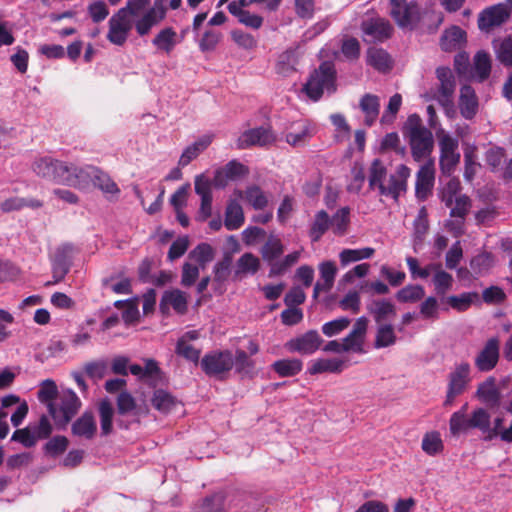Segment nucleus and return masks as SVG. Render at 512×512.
Wrapping results in <instances>:
<instances>
[{
    "label": "nucleus",
    "instance_id": "f8f14e48",
    "mask_svg": "<svg viewBox=\"0 0 512 512\" xmlns=\"http://www.w3.org/2000/svg\"><path fill=\"white\" fill-rule=\"evenodd\" d=\"M88 180H90L95 187L100 189L105 197L110 201L114 200L120 193L118 185L112 180V178L95 166H85L83 185L87 183Z\"/></svg>",
    "mask_w": 512,
    "mask_h": 512
},
{
    "label": "nucleus",
    "instance_id": "cd10ccee",
    "mask_svg": "<svg viewBox=\"0 0 512 512\" xmlns=\"http://www.w3.org/2000/svg\"><path fill=\"white\" fill-rule=\"evenodd\" d=\"M476 396L485 404L497 407L500 404V391L496 385V379L489 377L477 387Z\"/></svg>",
    "mask_w": 512,
    "mask_h": 512
},
{
    "label": "nucleus",
    "instance_id": "4468645a",
    "mask_svg": "<svg viewBox=\"0 0 512 512\" xmlns=\"http://www.w3.org/2000/svg\"><path fill=\"white\" fill-rule=\"evenodd\" d=\"M434 182V162L429 160L416 173L415 196L419 201L424 202L432 195Z\"/></svg>",
    "mask_w": 512,
    "mask_h": 512
},
{
    "label": "nucleus",
    "instance_id": "864d4df0",
    "mask_svg": "<svg viewBox=\"0 0 512 512\" xmlns=\"http://www.w3.org/2000/svg\"><path fill=\"white\" fill-rule=\"evenodd\" d=\"M479 297L477 292H464L460 295H452L447 298V303L458 312L468 310Z\"/></svg>",
    "mask_w": 512,
    "mask_h": 512
},
{
    "label": "nucleus",
    "instance_id": "72a5a7b5",
    "mask_svg": "<svg viewBox=\"0 0 512 512\" xmlns=\"http://www.w3.org/2000/svg\"><path fill=\"white\" fill-rule=\"evenodd\" d=\"M359 106L365 115V125L372 126L379 116L380 102L378 96L365 94L361 98Z\"/></svg>",
    "mask_w": 512,
    "mask_h": 512
},
{
    "label": "nucleus",
    "instance_id": "aec40b11",
    "mask_svg": "<svg viewBox=\"0 0 512 512\" xmlns=\"http://www.w3.org/2000/svg\"><path fill=\"white\" fill-rule=\"evenodd\" d=\"M274 141L272 132L264 127L244 131L237 140L238 149H247L251 146H265Z\"/></svg>",
    "mask_w": 512,
    "mask_h": 512
},
{
    "label": "nucleus",
    "instance_id": "9d476101",
    "mask_svg": "<svg viewBox=\"0 0 512 512\" xmlns=\"http://www.w3.org/2000/svg\"><path fill=\"white\" fill-rule=\"evenodd\" d=\"M440 159L439 165L442 174L450 176L460 161L458 140L447 133H438Z\"/></svg>",
    "mask_w": 512,
    "mask_h": 512
},
{
    "label": "nucleus",
    "instance_id": "a211bd4d",
    "mask_svg": "<svg viewBox=\"0 0 512 512\" xmlns=\"http://www.w3.org/2000/svg\"><path fill=\"white\" fill-rule=\"evenodd\" d=\"M361 29L365 36L369 37L371 42H384L389 39L393 33V27L390 22L384 18H370L362 22Z\"/></svg>",
    "mask_w": 512,
    "mask_h": 512
},
{
    "label": "nucleus",
    "instance_id": "f704fd0d",
    "mask_svg": "<svg viewBox=\"0 0 512 512\" xmlns=\"http://www.w3.org/2000/svg\"><path fill=\"white\" fill-rule=\"evenodd\" d=\"M167 305H171L173 309L179 313L184 314L187 311V297L181 290L166 291L161 299L160 309L165 310Z\"/></svg>",
    "mask_w": 512,
    "mask_h": 512
},
{
    "label": "nucleus",
    "instance_id": "f3484780",
    "mask_svg": "<svg viewBox=\"0 0 512 512\" xmlns=\"http://www.w3.org/2000/svg\"><path fill=\"white\" fill-rule=\"evenodd\" d=\"M510 16L506 4H497L483 10L478 19L480 30L489 32L492 28L502 25Z\"/></svg>",
    "mask_w": 512,
    "mask_h": 512
},
{
    "label": "nucleus",
    "instance_id": "8fccbe9b",
    "mask_svg": "<svg viewBox=\"0 0 512 512\" xmlns=\"http://www.w3.org/2000/svg\"><path fill=\"white\" fill-rule=\"evenodd\" d=\"M461 191V183L458 178H451L449 181L440 189L439 198L445 204L446 207H451L456 197H458Z\"/></svg>",
    "mask_w": 512,
    "mask_h": 512
},
{
    "label": "nucleus",
    "instance_id": "a878e982",
    "mask_svg": "<svg viewBox=\"0 0 512 512\" xmlns=\"http://www.w3.org/2000/svg\"><path fill=\"white\" fill-rule=\"evenodd\" d=\"M466 43V32L459 26L446 29L440 38V47L445 52L459 50Z\"/></svg>",
    "mask_w": 512,
    "mask_h": 512
},
{
    "label": "nucleus",
    "instance_id": "423d86ee",
    "mask_svg": "<svg viewBox=\"0 0 512 512\" xmlns=\"http://www.w3.org/2000/svg\"><path fill=\"white\" fill-rule=\"evenodd\" d=\"M488 411L479 407L472 411L470 415L462 412H454L449 419V431L452 436L458 437L467 434L472 429H477L482 433L487 429Z\"/></svg>",
    "mask_w": 512,
    "mask_h": 512
},
{
    "label": "nucleus",
    "instance_id": "2f4dec72",
    "mask_svg": "<svg viewBox=\"0 0 512 512\" xmlns=\"http://www.w3.org/2000/svg\"><path fill=\"white\" fill-rule=\"evenodd\" d=\"M233 263V258L231 253H224L222 259L218 261L213 268V282L220 289V293H223L225 289L223 288L224 283L229 279L231 275V267Z\"/></svg>",
    "mask_w": 512,
    "mask_h": 512
},
{
    "label": "nucleus",
    "instance_id": "774afa93",
    "mask_svg": "<svg viewBox=\"0 0 512 512\" xmlns=\"http://www.w3.org/2000/svg\"><path fill=\"white\" fill-rule=\"evenodd\" d=\"M496 56L505 67H512V37H506L496 48Z\"/></svg>",
    "mask_w": 512,
    "mask_h": 512
},
{
    "label": "nucleus",
    "instance_id": "e2e57ef3",
    "mask_svg": "<svg viewBox=\"0 0 512 512\" xmlns=\"http://www.w3.org/2000/svg\"><path fill=\"white\" fill-rule=\"evenodd\" d=\"M175 353L187 361L197 365L200 361L201 349L196 348L191 343H186L183 340H177Z\"/></svg>",
    "mask_w": 512,
    "mask_h": 512
},
{
    "label": "nucleus",
    "instance_id": "c756f323",
    "mask_svg": "<svg viewBox=\"0 0 512 512\" xmlns=\"http://www.w3.org/2000/svg\"><path fill=\"white\" fill-rule=\"evenodd\" d=\"M367 309L378 325L396 316L395 305L386 299L374 300Z\"/></svg>",
    "mask_w": 512,
    "mask_h": 512
},
{
    "label": "nucleus",
    "instance_id": "f03ea898",
    "mask_svg": "<svg viewBox=\"0 0 512 512\" xmlns=\"http://www.w3.org/2000/svg\"><path fill=\"white\" fill-rule=\"evenodd\" d=\"M150 2L151 0H127L126 6L121 8L125 9L131 17H137L145 11L142 17L134 23L135 30L140 37L148 35L151 29L166 17L167 9L163 0H155L153 6L148 8Z\"/></svg>",
    "mask_w": 512,
    "mask_h": 512
},
{
    "label": "nucleus",
    "instance_id": "c03bdc74",
    "mask_svg": "<svg viewBox=\"0 0 512 512\" xmlns=\"http://www.w3.org/2000/svg\"><path fill=\"white\" fill-rule=\"evenodd\" d=\"M298 63L296 53L293 50L282 52L277 59L275 70L281 76H289L296 71Z\"/></svg>",
    "mask_w": 512,
    "mask_h": 512
},
{
    "label": "nucleus",
    "instance_id": "f257e3e1",
    "mask_svg": "<svg viewBox=\"0 0 512 512\" xmlns=\"http://www.w3.org/2000/svg\"><path fill=\"white\" fill-rule=\"evenodd\" d=\"M411 175V170L408 166L400 164L396 168L395 174L390 175L388 185L384 184L387 176V169L380 159H374L369 169V188L374 190L378 189L381 196L391 197L397 200L401 193L407 190V182Z\"/></svg>",
    "mask_w": 512,
    "mask_h": 512
},
{
    "label": "nucleus",
    "instance_id": "3c124183",
    "mask_svg": "<svg viewBox=\"0 0 512 512\" xmlns=\"http://www.w3.org/2000/svg\"><path fill=\"white\" fill-rule=\"evenodd\" d=\"M406 263L412 279H426L430 276L432 270H436L441 267L439 263H430L426 267H420L417 258L408 256L406 257Z\"/></svg>",
    "mask_w": 512,
    "mask_h": 512
},
{
    "label": "nucleus",
    "instance_id": "49530a36",
    "mask_svg": "<svg viewBox=\"0 0 512 512\" xmlns=\"http://www.w3.org/2000/svg\"><path fill=\"white\" fill-rule=\"evenodd\" d=\"M375 253L374 248L365 247L360 249H343L339 254L341 265L347 266L348 264L363 259L371 258Z\"/></svg>",
    "mask_w": 512,
    "mask_h": 512
},
{
    "label": "nucleus",
    "instance_id": "1a4fd4ad",
    "mask_svg": "<svg viewBox=\"0 0 512 512\" xmlns=\"http://www.w3.org/2000/svg\"><path fill=\"white\" fill-rule=\"evenodd\" d=\"M390 15L400 28L413 29L420 21V8L414 1L389 0Z\"/></svg>",
    "mask_w": 512,
    "mask_h": 512
},
{
    "label": "nucleus",
    "instance_id": "58836bf2",
    "mask_svg": "<svg viewBox=\"0 0 512 512\" xmlns=\"http://www.w3.org/2000/svg\"><path fill=\"white\" fill-rule=\"evenodd\" d=\"M330 228V216L325 210L318 211L310 225L309 237L312 242H318Z\"/></svg>",
    "mask_w": 512,
    "mask_h": 512
},
{
    "label": "nucleus",
    "instance_id": "4be33fe9",
    "mask_svg": "<svg viewBox=\"0 0 512 512\" xmlns=\"http://www.w3.org/2000/svg\"><path fill=\"white\" fill-rule=\"evenodd\" d=\"M73 436L92 440L97 433V424L92 411H85L71 426Z\"/></svg>",
    "mask_w": 512,
    "mask_h": 512
},
{
    "label": "nucleus",
    "instance_id": "4d7b16f0",
    "mask_svg": "<svg viewBox=\"0 0 512 512\" xmlns=\"http://www.w3.org/2000/svg\"><path fill=\"white\" fill-rule=\"evenodd\" d=\"M455 91V81H445L440 83L437 92L438 102L445 108L447 114L453 112V94Z\"/></svg>",
    "mask_w": 512,
    "mask_h": 512
},
{
    "label": "nucleus",
    "instance_id": "603ef678",
    "mask_svg": "<svg viewBox=\"0 0 512 512\" xmlns=\"http://www.w3.org/2000/svg\"><path fill=\"white\" fill-rule=\"evenodd\" d=\"M57 159L44 156L36 159L32 165L33 171L40 177L53 181Z\"/></svg>",
    "mask_w": 512,
    "mask_h": 512
},
{
    "label": "nucleus",
    "instance_id": "dca6fc26",
    "mask_svg": "<svg viewBox=\"0 0 512 512\" xmlns=\"http://www.w3.org/2000/svg\"><path fill=\"white\" fill-rule=\"evenodd\" d=\"M500 341L497 337L487 340L484 347L475 358V366L480 372H489L493 370L500 356Z\"/></svg>",
    "mask_w": 512,
    "mask_h": 512
},
{
    "label": "nucleus",
    "instance_id": "13d9d810",
    "mask_svg": "<svg viewBox=\"0 0 512 512\" xmlns=\"http://www.w3.org/2000/svg\"><path fill=\"white\" fill-rule=\"evenodd\" d=\"M397 337L391 324H381L377 328L374 346L385 348L396 343Z\"/></svg>",
    "mask_w": 512,
    "mask_h": 512
},
{
    "label": "nucleus",
    "instance_id": "ddd939ff",
    "mask_svg": "<svg viewBox=\"0 0 512 512\" xmlns=\"http://www.w3.org/2000/svg\"><path fill=\"white\" fill-rule=\"evenodd\" d=\"M53 181L57 184L80 188L83 186L85 166L78 167L74 163L57 159Z\"/></svg>",
    "mask_w": 512,
    "mask_h": 512
},
{
    "label": "nucleus",
    "instance_id": "473e14b6",
    "mask_svg": "<svg viewBox=\"0 0 512 512\" xmlns=\"http://www.w3.org/2000/svg\"><path fill=\"white\" fill-rule=\"evenodd\" d=\"M271 369L279 377H294L302 371L303 362L297 358L280 359L271 365Z\"/></svg>",
    "mask_w": 512,
    "mask_h": 512
},
{
    "label": "nucleus",
    "instance_id": "bf43d9fd",
    "mask_svg": "<svg viewBox=\"0 0 512 512\" xmlns=\"http://www.w3.org/2000/svg\"><path fill=\"white\" fill-rule=\"evenodd\" d=\"M425 295V290L421 285H407L396 293V299L401 303H414L421 300Z\"/></svg>",
    "mask_w": 512,
    "mask_h": 512
},
{
    "label": "nucleus",
    "instance_id": "393cba45",
    "mask_svg": "<svg viewBox=\"0 0 512 512\" xmlns=\"http://www.w3.org/2000/svg\"><path fill=\"white\" fill-rule=\"evenodd\" d=\"M459 109L461 115L471 120L478 111V98L475 90L470 85H463L460 89Z\"/></svg>",
    "mask_w": 512,
    "mask_h": 512
},
{
    "label": "nucleus",
    "instance_id": "0eeeda50",
    "mask_svg": "<svg viewBox=\"0 0 512 512\" xmlns=\"http://www.w3.org/2000/svg\"><path fill=\"white\" fill-rule=\"evenodd\" d=\"M200 364L207 376L222 380L234 367V357L230 350H216L205 354Z\"/></svg>",
    "mask_w": 512,
    "mask_h": 512
},
{
    "label": "nucleus",
    "instance_id": "bb28decb",
    "mask_svg": "<svg viewBox=\"0 0 512 512\" xmlns=\"http://www.w3.org/2000/svg\"><path fill=\"white\" fill-rule=\"evenodd\" d=\"M260 269V260L250 252L244 253L236 262V267L232 275L233 281L242 280L247 274L254 275Z\"/></svg>",
    "mask_w": 512,
    "mask_h": 512
},
{
    "label": "nucleus",
    "instance_id": "c85d7f7f",
    "mask_svg": "<svg viewBox=\"0 0 512 512\" xmlns=\"http://www.w3.org/2000/svg\"><path fill=\"white\" fill-rule=\"evenodd\" d=\"M213 141L212 134H206L199 137L194 143L187 146L181 154L178 164L181 167L187 166L192 160L196 159L200 153L206 150Z\"/></svg>",
    "mask_w": 512,
    "mask_h": 512
},
{
    "label": "nucleus",
    "instance_id": "5fc2aeb1",
    "mask_svg": "<svg viewBox=\"0 0 512 512\" xmlns=\"http://www.w3.org/2000/svg\"><path fill=\"white\" fill-rule=\"evenodd\" d=\"M60 395L55 381L52 379H46L40 383L39 390L37 392V398L48 408L49 403H53L55 399Z\"/></svg>",
    "mask_w": 512,
    "mask_h": 512
},
{
    "label": "nucleus",
    "instance_id": "39448f33",
    "mask_svg": "<svg viewBox=\"0 0 512 512\" xmlns=\"http://www.w3.org/2000/svg\"><path fill=\"white\" fill-rule=\"evenodd\" d=\"M82 402L71 389L62 390L53 403L48 405V413L58 429H65L73 417L78 413Z\"/></svg>",
    "mask_w": 512,
    "mask_h": 512
},
{
    "label": "nucleus",
    "instance_id": "0e129e2a",
    "mask_svg": "<svg viewBox=\"0 0 512 512\" xmlns=\"http://www.w3.org/2000/svg\"><path fill=\"white\" fill-rule=\"evenodd\" d=\"M477 153L476 147L471 146L464 151V178L466 181L471 182L477 172Z\"/></svg>",
    "mask_w": 512,
    "mask_h": 512
},
{
    "label": "nucleus",
    "instance_id": "79ce46f5",
    "mask_svg": "<svg viewBox=\"0 0 512 512\" xmlns=\"http://www.w3.org/2000/svg\"><path fill=\"white\" fill-rule=\"evenodd\" d=\"M151 403L156 410L167 414L176 406L177 399L171 393L157 389L153 393Z\"/></svg>",
    "mask_w": 512,
    "mask_h": 512
},
{
    "label": "nucleus",
    "instance_id": "de8ad7c7",
    "mask_svg": "<svg viewBox=\"0 0 512 512\" xmlns=\"http://www.w3.org/2000/svg\"><path fill=\"white\" fill-rule=\"evenodd\" d=\"M490 73V55L485 51H478L474 57V75L482 82L490 76Z\"/></svg>",
    "mask_w": 512,
    "mask_h": 512
},
{
    "label": "nucleus",
    "instance_id": "6e6d98bb",
    "mask_svg": "<svg viewBox=\"0 0 512 512\" xmlns=\"http://www.w3.org/2000/svg\"><path fill=\"white\" fill-rule=\"evenodd\" d=\"M28 428L37 443L39 440H44L50 437L53 431L52 424L47 415H42L37 422L30 423Z\"/></svg>",
    "mask_w": 512,
    "mask_h": 512
},
{
    "label": "nucleus",
    "instance_id": "7c9ffc66",
    "mask_svg": "<svg viewBox=\"0 0 512 512\" xmlns=\"http://www.w3.org/2000/svg\"><path fill=\"white\" fill-rule=\"evenodd\" d=\"M179 43H181V40H178V35L172 27L161 29L152 40V44L159 51L167 55H169Z\"/></svg>",
    "mask_w": 512,
    "mask_h": 512
},
{
    "label": "nucleus",
    "instance_id": "b1692460",
    "mask_svg": "<svg viewBox=\"0 0 512 512\" xmlns=\"http://www.w3.org/2000/svg\"><path fill=\"white\" fill-rule=\"evenodd\" d=\"M294 131L285 134L286 142L293 146H300L308 141L315 133V127L308 120H300L293 123Z\"/></svg>",
    "mask_w": 512,
    "mask_h": 512
},
{
    "label": "nucleus",
    "instance_id": "c9c22d12",
    "mask_svg": "<svg viewBox=\"0 0 512 512\" xmlns=\"http://www.w3.org/2000/svg\"><path fill=\"white\" fill-rule=\"evenodd\" d=\"M367 63L380 72H387L392 68L391 57L382 48H369L367 51Z\"/></svg>",
    "mask_w": 512,
    "mask_h": 512
},
{
    "label": "nucleus",
    "instance_id": "e433bc0d",
    "mask_svg": "<svg viewBox=\"0 0 512 512\" xmlns=\"http://www.w3.org/2000/svg\"><path fill=\"white\" fill-rule=\"evenodd\" d=\"M345 362L341 359L333 358V359H324L320 358L311 363L308 368V372L311 375L321 374V373H340L344 369Z\"/></svg>",
    "mask_w": 512,
    "mask_h": 512
},
{
    "label": "nucleus",
    "instance_id": "a19ab883",
    "mask_svg": "<svg viewBox=\"0 0 512 512\" xmlns=\"http://www.w3.org/2000/svg\"><path fill=\"white\" fill-rule=\"evenodd\" d=\"M494 264V255L487 251L477 254L470 261L471 270L477 276H483L489 273Z\"/></svg>",
    "mask_w": 512,
    "mask_h": 512
},
{
    "label": "nucleus",
    "instance_id": "69168bd1",
    "mask_svg": "<svg viewBox=\"0 0 512 512\" xmlns=\"http://www.w3.org/2000/svg\"><path fill=\"white\" fill-rule=\"evenodd\" d=\"M433 284L438 295H445L453 285V277L448 272L441 270V267L433 270Z\"/></svg>",
    "mask_w": 512,
    "mask_h": 512
},
{
    "label": "nucleus",
    "instance_id": "37998d69",
    "mask_svg": "<svg viewBox=\"0 0 512 512\" xmlns=\"http://www.w3.org/2000/svg\"><path fill=\"white\" fill-rule=\"evenodd\" d=\"M350 224V208L342 207L338 209L332 218H330V227L337 236H344L348 232Z\"/></svg>",
    "mask_w": 512,
    "mask_h": 512
},
{
    "label": "nucleus",
    "instance_id": "20e7f679",
    "mask_svg": "<svg viewBox=\"0 0 512 512\" xmlns=\"http://www.w3.org/2000/svg\"><path fill=\"white\" fill-rule=\"evenodd\" d=\"M324 91H327L329 94L336 91V69L331 61L322 62L310 74L302 88V92L314 102L321 99Z\"/></svg>",
    "mask_w": 512,
    "mask_h": 512
},
{
    "label": "nucleus",
    "instance_id": "5701e85b",
    "mask_svg": "<svg viewBox=\"0 0 512 512\" xmlns=\"http://www.w3.org/2000/svg\"><path fill=\"white\" fill-rule=\"evenodd\" d=\"M472 206L471 199L465 195H459L455 198L453 205L450 207V216L453 218H459L460 221L457 222V228H456V222H448L447 227H449L450 230L455 231V235L458 236L462 233V225L465 217L469 213V210Z\"/></svg>",
    "mask_w": 512,
    "mask_h": 512
},
{
    "label": "nucleus",
    "instance_id": "680f3d73",
    "mask_svg": "<svg viewBox=\"0 0 512 512\" xmlns=\"http://www.w3.org/2000/svg\"><path fill=\"white\" fill-rule=\"evenodd\" d=\"M300 258V253L294 251L286 255L282 260L271 263L269 277L283 275L290 267L295 265Z\"/></svg>",
    "mask_w": 512,
    "mask_h": 512
},
{
    "label": "nucleus",
    "instance_id": "412c9836",
    "mask_svg": "<svg viewBox=\"0 0 512 512\" xmlns=\"http://www.w3.org/2000/svg\"><path fill=\"white\" fill-rule=\"evenodd\" d=\"M368 327V319L365 316L358 318L350 333L343 339V345L347 352H363V344Z\"/></svg>",
    "mask_w": 512,
    "mask_h": 512
},
{
    "label": "nucleus",
    "instance_id": "2eb2a0df",
    "mask_svg": "<svg viewBox=\"0 0 512 512\" xmlns=\"http://www.w3.org/2000/svg\"><path fill=\"white\" fill-rule=\"evenodd\" d=\"M74 247L71 244L59 246L51 260L53 283L61 282L70 271Z\"/></svg>",
    "mask_w": 512,
    "mask_h": 512
},
{
    "label": "nucleus",
    "instance_id": "a18cd8bd",
    "mask_svg": "<svg viewBox=\"0 0 512 512\" xmlns=\"http://www.w3.org/2000/svg\"><path fill=\"white\" fill-rule=\"evenodd\" d=\"M422 450L429 456H436L443 452L444 444L438 431L424 434L421 444Z\"/></svg>",
    "mask_w": 512,
    "mask_h": 512
},
{
    "label": "nucleus",
    "instance_id": "6e6552de",
    "mask_svg": "<svg viewBox=\"0 0 512 512\" xmlns=\"http://www.w3.org/2000/svg\"><path fill=\"white\" fill-rule=\"evenodd\" d=\"M471 366L468 362L455 364L454 369L448 375V384L444 406L453 405L456 397L460 396L467 389L471 381Z\"/></svg>",
    "mask_w": 512,
    "mask_h": 512
},
{
    "label": "nucleus",
    "instance_id": "338daca9",
    "mask_svg": "<svg viewBox=\"0 0 512 512\" xmlns=\"http://www.w3.org/2000/svg\"><path fill=\"white\" fill-rule=\"evenodd\" d=\"M246 201L256 210L264 209L268 204V199L259 186L253 185L245 191Z\"/></svg>",
    "mask_w": 512,
    "mask_h": 512
},
{
    "label": "nucleus",
    "instance_id": "ea45409f",
    "mask_svg": "<svg viewBox=\"0 0 512 512\" xmlns=\"http://www.w3.org/2000/svg\"><path fill=\"white\" fill-rule=\"evenodd\" d=\"M284 252V245L278 236L270 235L261 248L262 258L271 266Z\"/></svg>",
    "mask_w": 512,
    "mask_h": 512
},
{
    "label": "nucleus",
    "instance_id": "6ab92c4d",
    "mask_svg": "<svg viewBox=\"0 0 512 512\" xmlns=\"http://www.w3.org/2000/svg\"><path fill=\"white\" fill-rule=\"evenodd\" d=\"M322 339L316 330H309L303 335L293 338L286 343L290 352H298L303 355H310L317 351Z\"/></svg>",
    "mask_w": 512,
    "mask_h": 512
},
{
    "label": "nucleus",
    "instance_id": "09e8293b",
    "mask_svg": "<svg viewBox=\"0 0 512 512\" xmlns=\"http://www.w3.org/2000/svg\"><path fill=\"white\" fill-rule=\"evenodd\" d=\"M114 410L108 401H102L99 405L101 436H108L113 431Z\"/></svg>",
    "mask_w": 512,
    "mask_h": 512
},
{
    "label": "nucleus",
    "instance_id": "4c0bfd02",
    "mask_svg": "<svg viewBox=\"0 0 512 512\" xmlns=\"http://www.w3.org/2000/svg\"><path fill=\"white\" fill-rule=\"evenodd\" d=\"M243 223L244 213L241 205L236 200L229 201L226 207L224 220L226 229L229 231L237 230Z\"/></svg>",
    "mask_w": 512,
    "mask_h": 512
},
{
    "label": "nucleus",
    "instance_id": "7ed1b4c3",
    "mask_svg": "<svg viewBox=\"0 0 512 512\" xmlns=\"http://www.w3.org/2000/svg\"><path fill=\"white\" fill-rule=\"evenodd\" d=\"M403 133L408 138L411 154L415 161L419 162L431 155L434 147L433 134L422 124V119L418 114H411L407 118Z\"/></svg>",
    "mask_w": 512,
    "mask_h": 512
},
{
    "label": "nucleus",
    "instance_id": "052dcab7",
    "mask_svg": "<svg viewBox=\"0 0 512 512\" xmlns=\"http://www.w3.org/2000/svg\"><path fill=\"white\" fill-rule=\"evenodd\" d=\"M189 258L195 260L201 268H205L214 258V249L208 243H200L189 253Z\"/></svg>",
    "mask_w": 512,
    "mask_h": 512
},
{
    "label": "nucleus",
    "instance_id": "9b49d317",
    "mask_svg": "<svg viewBox=\"0 0 512 512\" xmlns=\"http://www.w3.org/2000/svg\"><path fill=\"white\" fill-rule=\"evenodd\" d=\"M109 30L107 39L110 43L123 46L129 36V32L133 27L131 16L125 9H119L108 21Z\"/></svg>",
    "mask_w": 512,
    "mask_h": 512
}]
</instances>
